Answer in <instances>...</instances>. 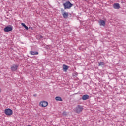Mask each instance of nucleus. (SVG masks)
Wrapping results in <instances>:
<instances>
[{
	"label": "nucleus",
	"mask_w": 126,
	"mask_h": 126,
	"mask_svg": "<svg viewBox=\"0 0 126 126\" xmlns=\"http://www.w3.org/2000/svg\"><path fill=\"white\" fill-rule=\"evenodd\" d=\"M64 9H69L72 7L73 4H71L70 2L67 1L65 3L63 4Z\"/></svg>",
	"instance_id": "f257e3e1"
},
{
	"label": "nucleus",
	"mask_w": 126,
	"mask_h": 126,
	"mask_svg": "<svg viewBox=\"0 0 126 126\" xmlns=\"http://www.w3.org/2000/svg\"><path fill=\"white\" fill-rule=\"evenodd\" d=\"M74 111L77 114H79V113H81V112H82V111H83V106H82L81 105H78L75 108Z\"/></svg>",
	"instance_id": "f03ea898"
},
{
	"label": "nucleus",
	"mask_w": 126,
	"mask_h": 126,
	"mask_svg": "<svg viewBox=\"0 0 126 126\" xmlns=\"http://www.w3.org/2000/svg\"><path fill=\"white\" fill-rule=\"evenodd\" d=\"M4 113L6 116H12V114H13V111L11 109L7 108L4 110Z\"/></svg>",
	"instance_id": "7ed1b4c3"
},
{
	"label": "nucleus",
	"mask_w": 126,
	"mask_h": 126,
	"mask_svg": "<svg viewBox=\"0 0 126 126\" xmlns=\"http://www.w3.org/2000/svg\"><path fill=\"white\" fill-rule=\"evenodd\" d=\"M48 105H49V103L46 101H41L39 103V106L42 108H46V107H48Z\"/></svg>",
	"instance_id": "20e7f679"
},
{
	"label": "nucleus",
	"mask_w": 126,
	"mask_h": 126,
	"mask_svg": "<svg viewBox=\"0 0 126 126\" xmlns=\"http://www.w3.org/2000/svg\"><path fill=\"white\" fill-rule=\"evenodd\" d=\"M61 11L64 18H67L68 17V13L64 12V10L63 9H61Z\"/></svg>",
	"instance_id": "39448f33"
},
{
	"label": "nucleus",
	"mask_w": 126,
	"mask_h": 126,
	"mask_svg": "<svg viewBox=\"0 0 126 126\" xmlns=\"http://www.w3.org/2000/svg\"><path fill=\"white\" fill-rule=\"evenodd\" d=\"M5 32H9V31H12V27L11 26H7L4 29Z\"/></svg>",
	"instance_id": "423d86ee"
},
{
	"label": "nucleus",
	"mask_w": 126,
	"mask_h": 126,
	"mask_svg": "<svg viewBox=\"0 0 126 126\" xmlns=\"http://www.w3.org/2000/svg\"><path fill=\"white\" fill-rule=\"evenodd\" d=\"M18 67V65H13L11 67V70H12V71H16V70H17Z\"/></svg>",
	"instance_id": "0eeeda50"
},
{
	"label": "nucleus",
	"mask_w": 126,
	"mask_h": 126,
	"mask_svg": "<svg viewBox=\"0 0 126 126\" xmlns=\"http://www.w3.org/2000/svg\"><path fill=\"white\" fill-rule=\"evenodd\" d=\"M63 71H65V72H66V71H67V70H68V68H69V67L65 64H63Z\"/></svg>",
	"instance_id": "6e6552de"
},
{
	"label": "nucleus",
	"mask_w": 126,
	"mask_h": 126,
	"mask_svg": "<svg viewBox=\"0 0 126 126\" xmlns=\"http://www.w3.org/2000/svg\"><path fill=\"white\" fill-rule=\"evenodd\" d=\"M82 99L83 101H86V100L89 99V96L87 94H85L82 96Z\"/></svg>",
	"instance_id": "1a4fd4ad"
},
{
	"label": "nucleus",
	"mask_w": 126,
	"mask_h": 126,
	"mask_svg": "<svg viewBox=\"0 0 126 126\" xmlns=\"http://www.w3.org/2000/svg\"><path fill=\"white\" fill-rule=\"evenodd\" d=\"M99 24L100 26H105V25H106V22L104 20L99 21Z\"/></svg>",
	"instance_id": "9d476101"
},
{
	"label": "nucleus",
	"mask_w": 126,
	"mask_h": 126,
	"mask_svg": "<svg viewBox=\"0 0 126 126\" xmlns=\"http://www.w3.org/2000/svg\"><path fill=\"white\" fill-rule=\"evenodd\" d=\"M113 7L115 9H119L120 8V4L119 3H114L113 4Z\"/></svg>",
	"instance_id": "9b49d317"
},
{
	"label": "nucleus",
	"mask_w": 126,
	"mask_h": 126,
	"mask_svg": "<svg viewBox=\"0 0 126 126\" xmlns=\"http://www.w3.org/2000/svg\"><path fill=\"white\" fill-rule=\"evenodd\" d=\"M30 54L32 56H35L36 55H39V52L37 51H30Z\"/></svg>",
	"instance_id": "f8f14e48"
},
{
	"label": "nucleus",
	"mask_w": 126,
	"mask_h": 126,
	"mask_svg": "<svg viewBox=\"0 0 126 126\" xmlns=\"http://www.w3.org/2000/svg\"><path fill=\"white\" fill-rule=\"evenodd\" d=\"M21 25H22V26H23V27H25V29H26V30H28V27H27V26H26V25H25V24H24V23H21Z\"/></svg>",
	"instance_id": "ddd939ff"
},
{
	"label": "nucleus",
	"mask_w": 126,
	"mask_h": 126,
	"mask_svg": "<svg viewBox=\"0 0 126 126\" xmlns=\"http://www.w3.org/2000/svg\"><path fill=\"white\" fill-rule=\"evenodd\" d=\"M105 65V63L103 62H100L99 63V66H103Z\"/></svg>",
	"instance_id": "4468645a"
},
{
	"label": "nucleus",
	"mask_w": 126,
	"mask_h": 126,
	"mask_svg": "<svg viewBox=\"0 0 126 126\" xmlns=\"http://www.w3.org/2000/svg\"><path fill=\"white\" fill-rule=\"evenodd\" d=\"M55 100L56 101H63V99H62V98L58 96L55 98Z\"/></svg>",
	"instance_id": "2eb2a0df"
},
{
	"label": "nucleus",
	"mask_w": 126,
	"mask_h": 126,
	"mask_svg": "<svg viewBox=\"0 0 126 126\" xmlns=\"http://www.w3.org/2000/svg\"><path fill=\"white\" fill-rule=\"evenodd\" d=\"M37 39H43V36L42 35H38L36 36Z\"/></svg>",
	"instance_id": "dca6fc26"
},
{
	"label": "nucleus",
	"mask_w": 126,
	"mask_h": 126,
	"mask_svg": "<svg viewBox=\"0 0 126 126\" xmlns=\"http://www.w3.org/2000/svg\"><path fill=\"white\" fill-rule=\"evenodd\" d=\"M63 116H66V112H64L63 113Z\"/></svg>",
	"instance_id": "f3484780"
},
{
	"label": "nucleus",
	"mask_w": 126,
	"mask_h": 126,
	"mask_svg": "<svg viewBox=\"0 0 126 126\" xmlns=\"http://www.w3.org/2000/svg\"><path fill=\"white\" fill-rule=\"evenodd\" d=\"M36 96H37V94H33V96H34V97H36Z\"/></svg>",
	"instance_id": "a211bd4d"
},
{
	"label": "nucleus",
	"mask_w": 126,
	"mask_h": 126,
	"mask_svg": "<svg viewBox=\"0 0 126 126\" xmlns=\"http://www.w3.org/2000/svg\"><path fill=\"white\" fill-rule=\"evenodd\" d=\"M1 92V89L0 88V93Z\"/></svg>",
	"instance_id": "6ab92c4d"
}]
</instances>
